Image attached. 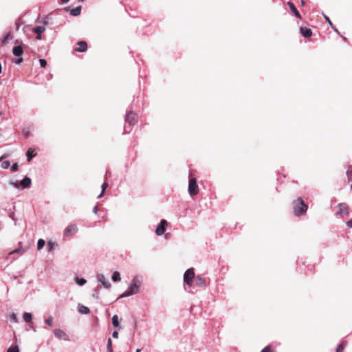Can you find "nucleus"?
Listing matches in <instances>:
<instances>
[{"instance_id": "40", "label": "nucleus", "mask_w": 352, "mask_h": 352, "mask_svg": "<svg viewBox=\"0 0 352 352\" xmlns=\"http://www.w3.org/2000/svg\"><path fill=\"white\" fill-rule=\"evenodd\" d=\"M112 337L113 338H118V332L116 331H114L112 333Z\"/></svg>"}, {"instance_id": "33", "label": "nucleus", "mask_w": 352, "mask_h": 352, "mask_svg": "<svg viewBox=\"0 0 352 352\" xmlns=\"http://www.w3.org/2000/svg\"><path fill=\"white\" fill-rule=\"evenodd\" d=\"M10 33H8L6 35H5L3 37L2 41H1L2 44H6L7 41H8V39L10 38Z\"/></svg>"}, {"instance_id": "46", "label": "nucleus", "mask_w": 352, "mask_h": 352, "mask_svg": "<svg viewBox=\"0 0 352 352\" xmlns=\"http://www.w3.org/2000/svg\"><path fill=\"white\" fill-rule=\"evenodd\" d=\"M95 291L96 292V294H94V297L96 298H98V289H96Z\"/></svg>"}, {"instance_id": "57", "label": "nucleus", "mask_w": 352, "mask_h": 352, "mask_svg": "<svg viewBox=\"0 0 352 352\" xmlns=\"http://www.w3.org/2000/svg\"><path fill=\"white\" fill-rule=\"evenodd\" d=\"M140 351H141V349H138L136 350L135 352H140Z\"/></svg>"}, {"instance_id": "22", "label": "nucleus", "mask_w": 352, "mask_h": 352, "mask_svg": "<svg viewBox=\"0 0 352 352\" xmlns=\"http://www.w3.org/2000/svg\"><path fill=\"white\" fill-rule=\"evenodd\" d=\"M120 279L121 278H120V273L118 271H115L113 273V275H112V280H113V281L118 282V281H120Z\"/></svg>"}, {"instance_id": "39", "label": "nucleus", "mask_w": 352, "mask_h": 352, "mask_svg": "<svg viewBox=\"0 0 352 352\" xmlns=\"http://www.w3.org/2000/svg\"><path fill=\"white\" fill-rule=\"evenodd\" d=\"M108 184L107 182H104L102 184V190H103V192H104L105 189L108 187Z\"/></svg>"}, {"instance_id": "7", "label": "nucleus", "mask_w": 352, "mask_h": 352, "mask_svg": "<svg viewBox=\"0 0 352 352\" xmlns=\"http://www.w3.org/2000/svg\"><path fill=\"white\" fill-rule=\"evenodd\" d=\"M78 232V228L76 224L69 225L63 232V236L67 237L68 236L73 235Z\"/></svg>"}, {"instance_id": "14", "label": "nucleus", "mask_w": 352, "mask_h": 352, "mask_svg": "<svg viewBox=\"0 0 352 352\" xmlns=\"http://www.w3.org/2000/svg\"><path fill=\"white\" fill-rule=\"evenodd\" d=\"M12 53L15 56L19 57L23 54V49L21 45L14 46L12 49Z\"/></svg>"}, {"instance_id": "13", "label": "nucleus", "mask_w": 352, "mask_h": 352, "mask_svg": "<svg viewBox=\"0 0 352 352\" xmlns=\"http://www.w3.org/2000/svg\"><path fill=\"white\" fill-rule=\"evenodd\" d=\"M287 5L289 6L291 11L294 13V14L297 18L301 19V15L300 14L299 12L296 9L295 5L292 2H291V1L287 2Z\"/></svg>"}, {"instance_id": "45", "label": "nucleus", "mask_w": 352, "mask_h": 352, "mask_svg": "<svg viewBox=\"0 0 352 352\" xmlns=\"http://www.w3.org/2000/svg\"><path fill=\"white\" fill-rule=\"evenodd\" d=\"M21 252V249H16L14 250H13L11 254H14V253H19Z\"/></svg>"}, {"instance_id": "32", "label": "nucleus", "mask_w": 352, "mask_h": 352, "mask_svg": "<svg viewBox=\"0 0 352 352\" xmlns=\"http://www.w3.org/2000/svg\"><path fill=\"white\" fill-rule=\"evenodd\" d=\"M324 19H326V21H327V23H329V25H330L333 28V30H335L338 34H340V33H339V32H338V30L333 28V23H332L331 21L330 20V19H329L327 16H326V15H324Z\"/></svg>"}, {"instance_id": "51", "label": "nucleus", "mask_w": 352, "mask_h": 352, "mask_svg": "<svg viewBox=\"0 0 352 352\" xmlns=\"http://www.w3.org/2000/svg\"><path fill=\"white\" fill-rule=\"evenodd\" d=\"M107 352H113V349H108Z\"/></svg>"}, {"instance_id": "35", "label": "nucleus", "mask_w": 352, "mask_h": 352, "mask_svg": "<svg viewBox=\"0 0 352 352\" xmlns=\"http://www.w3.org/2000/svg\"><path fill=\"white\" fill-rule=\"evenodd\" d=\"M40 65L41 67L44 68L47 65V62L44 59H39Z\"/></svg>"}, {"instance_id": "25", "label": "nucleus", "mask_w": 352, "mask_h": 352, "mask_svg": "<svg viewBox=\"0 0 352 352\" xmlns=\"http://www.w3.org/2000/svg\"><path fill=\"white\" fill-rule=\"evenodd\" d=\"M75 281L77 284L81 286L84 285L87 283V280L85 278L78 277L75 278Z\"/></svg>"}, {"instance_id": "59", "label": "nucleus", "mask_w": 352, "mask_h": 352, "mask_svg": "<svg viewBox=\"0 0 352 352\" xmlns=\"http://www.w3.org/2000/svg\"><path fill=\"white\" fill-rule=\"evenodd\" d=\"M3 159V157H0V162Z\"/></svg>"}, {"instance_id": "3", "label": "nucleus", "mask_w": 352, "mask_h": 352, "mask_svg": "<svg viewBox=\"0 0 352 352\" xmlns=\"http://www.w3.org/2000/svg\"><path fill=\"white\" fill-rule=\"evenodd\" d=\"M188 192L190 196L196 195L199 193V187L195 177H190L188 183Z\"/></svg>"}, {"instance_id": "31", "label": "nucleus", "mask_w": 352, "mask_h": 352, "mask_svg": "<svg viewBox=\"0 0 352 352\" xmlns=\"http://www.w3.org/2000/svg\"><path fill=\"white\" fill-rule=\"evenodd\" d=\"M7 352H19V349L18 347V346H11L10 347L8 350H7Z\"/></svg>"}, {"instance_id": "16", "label": "nucleus", "mask_w": 352, "mask_h": 352, "mask_svg": "<svg viewBox=\"0 0 352 352\" xmlns=\"http://www.w3.org/2000/svg\"><path fill=\"white\" fill-rule=\"evenodd\" d=\"M78 311L82 314H88L90 312L89 307L80 304L78 306Z\"/></svg>"}, {"instance_id": "49", "label": "nucleus", "mask_w": 352, "mask_h": 352, "mask_svg": "<svg viewBox=\"0 0 352 352\" xmlns=\"http://www.w3.org/2000/svg\"><path fill=\"white\" fill-rule=\"evenodd\" d=\"M104 192L103 190L101 191L100 194L98 196V199H100L103 196Z\"/></svg>"}, {"instance_id": "36", "label": "nucleus", "mask_w": 352, "mask_h": 352, "mask_svg": "<svg viewBox=\"0 0 352 352\" xmlns=\"http://www.w3.org/2000/svg\"><path fill=\"white\" fill-rule=\"evenodd\" d=\"M18 168H19V166H18V164L17 163H14L12 166H11V171L12 172H15L18 170Z\"/></svg>"}, {"instance_id": "9", "label": "nucleus", "mask_w": 352, "mask_h": 352, "mask_svg": "<svg viewBox=\"0 0 352 352\" xmlns=\"http://www.w3.org/2000/svg\"><path fill=\"white\" fill-rule=\"evenodd\" d=\"M166 227L167 221L164 219H162L155 230V234L157 236L162 235L165 232Z\"/></svg>"}, {"instance_id": "60", "label": "nucleus", "mask_w": 352, "mask_h": 352, "mask_svg": "<svg viewBox=\"0 0 352 352\" xmlns=\"http://www.w3.org/2000/svg\"><path fill=\"white\" fill-rule=\"evenodd\" d=\"M351 189L352 190V184H351Z\"/></svg>"}, {"instance_id": "28", "label": "nucleus", "mask_w": 352, "mask_h": 352, "mask_svg": "<svg viewBox=\"0 0 352 352\" xmlns=\"http://www.w3.org/2000/svg\"><path fill=\"white\" fill-rule=\"evenodd\" d=\"M10 162L8 160H5V161L2 162L1 164V166L3 169H7L10 167Z\"/></svg>"}, {"instance_id": "50", "label": "nucleus", "mask_w": 352, "mask_h": 352, "mask_svg": "<svg viewBox=\"0 0 352 352\" xmlns=\"http://www.w3.org/2000/svg\"><path fill=\"white\" fill-rule=\"evenodd\" d=\"M69 0H61L63 3H67Z\"/></svg>"}, {"instance_id": "54", "label": "nucleus", "mask_w": 352, "mask_h": 352, "mask_svg": "<svg viewBox=\"0 0 352 352\" xmlns=\"http://www.w3.org/2000/svg\"><path fill=\"white\" fill-rule=\"evenodd\" d=\"M342 38H343L344 41H346L347 40V38L346 37L343 36H342Z\"/></svg>"}, {"instance_id": "23", "label": "nucleus", "mask_w": 352, "mask_h": 352, "mask_svg": "<svg viewBox=\"0 0 352 352\" xmlns=\"http://www.w3.org/2000/svg\"><path fill=\"white\" fill-rule=\"evenodd\" d=\"M45 245V241L44 239H38V242H37V250H41L44 247Z\"/></svg>"}, {"instance_id": "44", "label": "nucleus", "mask_w": 352, "mask_h": 352, "mask_svg": "<svg viewBox=\"0 0 352 352\" xmlns=\"http://www.w3.org/2000/svg\"><path fill=\"white\" fill-rule=\"evenodd\" d=\"M98 211V206H94L93 208L94 213L97 214Z\"/></svg>"}, {"instance_id": "8", "label": "nucleus", "mask_w": 352, "mask_h": 352, "mask_svg": "<svg viewBox=\"0 0 352 352\" xmlns=\"http://www.w3.org/2000/svg\"><path fill=\"white\" fill-rule=\"evenodd\" d=\"M54 334L58 340H63L65 341H69V336L62 329H55L54 330Z\"/></svg>"}, {"instance_id": "43", "label": "nucleus", "mask_w": 352, "mask_h": 352, "mask_svg": "<svg viewBox=\"0 0 352 352\" xmlns=\"http://www.w3.org/2000/svg\"><path fill=\"white\" fill-rule=\"evenodd\" d=\"M9 217L11 218L13 221H15V219H14V212H11L10 214H9Z\"/></svg>"}, {"instance_id": "19", "label": "nucleus", "mask_w": 352, "mask_h": 352, "mask_svg": "<svg viewBox=\"0 0 352 352\" xmlns=\"http://www.w3.org/2000/svg\"><path fill=\"white\" fill-rule=\"evenodd\" d=\"M81 12V6H77L74 8H72L70 10V14L74 16H77L80 14Z\"/></svg>"}, {"instance_id": "29", "label": "nucleus", "mask_w": 352, "mask_h": 352, "mask_svg": "<svg viewBox=\"0 0 352 352\" xmlns=\"http://www.w3.org/2000/svg\"><path fill=\"white\" fill-rule=\"evenodd\" d=\"M53 321H54V318H53V317L50 316V317H48L47 318H46V319L45 320V323L47 325H48V326H50V327H52V326L53 325Z\"/></svg>"}, {"instance_id": "27", "label": "nucleus", "mask_w": 352, "mask_h": 352, "mask_svg": "<svg viewBox=\"0 0 352 352\" xmlns=\"http://www.w3.org/2000/svg\"><path fill=\"white\" fill-rule=\"evenodd\" d=\"M112 324L113 327H118L119 326L118 317L117 315H114L112 318Z\"/></svg>"}, {"instance_id": "53", "label": "nucleus", "mask_w": 352, "mask_h": 352, "mask_svg": "<svg viewBox=\"0 0 352 352\" xmlns=\"http://www.w3.org/2000/svg\"><path fill=\"white\" fill-rule=\"evenodd\" d=\"M2 72V66H1V63H0V73H1Z\"/></svg>"}, {"instance_id": "26", "label": "nucleus", "mask_w": 352, "mask_h": 352, "mask_svg": "<svg viewBox=\"0 0 352 352\" xmlns=\"http://www.w3.org/2000/svg\"><path fill=\"white\" fill-rule=\"evenodd\" d=\"M346 175L348 178V181L350 182L352 180V166H349L346 170Z\"/></svg>"}, {"instance_id": "56", "label": "nucleus", "mask_w": 352, "mask_h": 352, "mask_svg": "<svg viewBox=\"0 0 352 352\" xmlns=\"http://www.w3.org/2000/svg\"><path fill=\"white\" fill-rule=\"evenodd\" d=\"M109 174L110 173L107 171V173H106V177L109 176Z\"/></svg>"}, {"instance_id": "47", "label": "nucleus", "mask_w": 352, "mask_h": 352, "mask_svg": "<svg viewBox=\"0 0 352 352\" xmlns=\"http://www.w3.org/2000/svg\"><path fill=\"white\" fill-rule=\"evenodd\" d=\"M36 38L37 40H41V39H42L41 34H36Z\"/></svg>"}, {"instance_id": "58", "label": "nucleus", "mask_w": 352, "mask_h": 352, "mask_svg": "<svg viewBox=\"0 0 352 352\" xmlns=\"http://www.w3.org/2000/svg\"><path fill=\"white\" fill-rule=\"evenodd\" d=\"M16 28L19 29V25H16Z\"/></svg>"}, {"instance_id": "18", "label": "nucleus", "mask_w": 352, "mask_h": 352, "mask_svg": "<svg viewBox=\"0 0 352 352\" xmlns=\"http://www.w3.org/2000/svg\"><path fill=\"white\" fill-rule=\"evenodd\" d=\"M36 155L35 150L33 148H29L26 153L27 160L30 162L32 158Z\"/></svg>"}, {"instance_id": "6", "label": "nucleus", "mask_w": 352, "mask_h": 352, "mask_svg": "<svg viewBox=\"0 0 352 352\" xmlns=\"http://www.w3.org/2000/svg\"><path fill=\"white\" fill-rule=\"evenodd\" d=\"M339 210L336 212L338 216H347L349 214V207L346 203H340L338 206Z\"/></svg>"}, {"instance_id": "17", "label": "nucleus", "mask_w": 352, "mask_h": 352, "mask_svg": "<svg viewBox=\"0 0 352 352\" xmlns=\"http://www.w3.org/2000/svg\"><path fill=\"white\" fill-rule=\"evenodd\" d=\"M195 284L199 287H205L206 285V280L201 276H197L195 279Z\"/></svg>"}, {"instance_id": "1", "label": "nucleus", "mask_w": 352, "mask_h": 352, "mask_svg": "<svg viewBox=\"0 0 352 352\" xmlns=\"http://www.w3.org/2000/svg\"><path fill=\"white\" fill-rule=\"evenodd\" d=\"M140 285V281L137 278H133L126 290L120 296L119 298H126L138 294Z\"/></svg>"}, {"instance_id": "55", "label": "nucleus", "mask_w": 352, "mask_h": 352, "mask_svg": "<svg viewBox=\"0 0 352 352\" xmlns=\"http://www.w3.org/2000/svg\"><path fill=\"white\" fill-rule=\"evenodd\" d=\"M109 174L110 173L107 171V173H106V177L109 176Z\"/></svg>"}, {"instance_id": "21", "label": "nucleus", "mask_w": 352, "mask_h": 352, "mask_svg": "<svg viewBox=\"0 0 352 352\" xmlns=\"http://www.w3.org/2000/svg\"><path fill=\"white\" fill-rule=\"evenodd\" d=\"M23 320L26 322H30L32 320V315L29 312H25L23 315Z\"/></svg>"}, {"instance_id": "38", "label": "nucleus", "mask_w": 352, "mask_h": 352, "mask_svg": "<svg viewBox=\"0 0 352 352\" xmlns=\"http://www.w3.org/2000/svg\"><path fill=\"white\" fill-rule=\"evenodd\" d=\"M107 348V349H113L112 348V341H111V338L108 339Z\"/></svg>"}, {"instance_id": "41", "label": "nucleus", "mask_w": 352, "mask_h": 352, "mask_svg": "<svg viewBox=\"0 0 352 352\" xmlns=\"http://www.w3.org/2000/svg\"><path fill=\"white\" fill-rule=\"evenodd\" d=\"M346 225L349 228H352V219L348 221H346Z\"/></svg>"}, {"instance_id": "42", "label": "nucleus", "mask_w": 352, "mask_h": 352, "mask_svg": "<svg viewBox=\"0 0 352 352\" xmlns=\"http://www.w3.org/2000/svg\"><path fill=\"white\" fill-rule=\"evenodd\" d=\"M23 62V58H19L16 61H15V63L19 65L20 63H21Z\"/></svg>"}, {"instance_id": "34", "label": "nucleus", "mask_w": 352, "mask_h": 352, "mask_svg": "<svg viewBox=\"0 0 352 352\" xmlns=\"http://www.w3.org/2000/svg\"><path fill=\"white\" fill-rule=\"evenodd\" d=\"M261 352H274L270 346H267Z\"/></svg>"}, {"instance_id": "24", "label": "nucleus", "mask_w": 352, "mask_h": 352, "mask_svg": "<svg viewBox=\"0 0 352 352\" xmlns=\"http://www.w3.org/2000/svg\"><path fill=\"white\" fill-rule=\"evenodd\" d=\"M55 245H56V243L54 242H53L52 241H47V250L49 252H51L52 250H54Z\"/></svg>"}, {"instance_id": "4", "label": "nucleus", "mask_w": 352, "mask_h": 352, "mask_svg": "<svg viewBox=\"0 0 352 352\" xmlns=\"http://www.w3.org/2000/svg\"><path fill=\"white\" fill-rule=\"evenodd\" d=\"M125 122L130 126H134L138 122V115L133 111H128L125 116Z\"/></svg>"}, {"instance_id": "52", "label": "nucleus", "mask_w": 352, "mask_h": 352, "mask_svg": "<svg viewBox=\"0 0 352 352\" xmlns=\"http://www.w3.org/2000/svg\"><path fill=\"white\" fill-rule=\"evenodd\" d=\"M301 3H302V6H304L305 4V1L304 0H301Z\"/></svg>"}, {"instance_id": "11", "label": "nucleus", "mask_w": 352, "mask_h": 352, "mask_svg": "<svg viewBox=\"0 0 352 352\" xmlns=\"http://www.w3.org/2000/svg\"><path fill=\"white\" fill-rule=\"evenodd\" d=\"M77 44L78 45V47L76 48L75 51L78 52H84L87 51V43L85 41H81L78 42Z\"/></svg>"}, {"instance_id": "5", "label": "nucleus", "mask_w": 352, "mask_h": 352, "mask_svg": "<svg viewBox=\"0 0 352 352\" xmlns=\"http://www.w3.org/2000/svg\"><path fill=\"white\" fill-rule=\"evenodd\" d=\"M195 277V272L192 268L188 269L184 274V281L188 285H191Z\"/></svg>"}, {"instance_id": "37", "label": "nucleus", "mask_w": 352, "mask_h": 352, "mask_svg": "<svg viewBox=\"0 0 352 352\" xmlns=\"http://www.w3.org/2000/svg\"><path fill=\"white\" fill-rule=\"evenodd\" d=\"M344 346L342 344H340L337 348H336V352H342V351L344 350Z\"/></svg>"}, {"instance_id": "48", "label": "nucleus", "mask_w": 352, "mask_h": 352, "mask_svg": "<svg viewBox=\"0 0 352 352\" xmlns=\"http://www.w3.org/2000/svg\"><path fill=\"white\" fill-rule=\"evenodd\" d=\"M11 184H12L14 187H16V188H18V187H19V185H18V184H17L16 182H11Z\"/></svg>"}, {"instance_id": "12", "label": "nucleus", "mask_w": 352, "mask_h": 352, "mask_svg": "<svg viewBox=\"0 0 352 352\" xmlns=\"http://www.w3.org/2000/svg\"><path fill=\"white\" fill-rule=\"evenodd\" d=\"M300 33L305 38H309L312 35L311 30L306 27L300 28Z\"/></svg>"}, {"instance_id": "15", "label": "nucleus", "mask_w": 352, "mask_h": 352, "mask_svg": "<svg viewBox=\"0 0 352 352\" xmlns=\"http://www.w3.org/2000/svg\"><path fill=\"white\" fill-rule=\"evenodd\" d=\"M31 182V179L26 176L21 181L20 184L23 188H27L30 186Z\"/></svg>"}, {"instance_id": "20", "label": "nucleus", "mask_w": 352, "mask_h": 352, "mask_svg": "<svg viewBox=\"0 0 352 352\" xmlns=\"http://www.w3.org/2000/svg\"><path fill=\"white\" fill-rule=\"evenodd\" d=\"M45 31V28L43 25H38L33 29V32L36 34H42Z\"/></svg>"}, {"instance_id": "10", "label": "nucleus", "mask_w": 352, "mask_h": 352, "mask_svg": "<svg viewBox=\"0 0 352 352\" xmlns=\"http://www.w3.org/2000/svg\"><path fill=\"white\" fill-rule=\"evenodd\" d=\"M97 280L100 283L103 287L106 289H109L111 287V283L106 279L105 276L102 274H98L97 275Z\"/></svg>"}, {"instance_id": "30", "label": "nucleus", "mask_w": 352, "mask_h": 352, "mask_svg": "<svg viewBox=\"0 0 352 352\" xmlns=\"http://www.w3.org/2000/svg\"><path fill=\"white\" fill-rule=\"evenodd\" d=\"M10 319L13 321L15 323H17L19 322V320H18V318H17V316L16 314L14 313H12L10 315Z\"/></svg>"}, {"instance_id": "2", "label": "nucleus", "mask_w": 352, "mask_h": 352, "mask_svg": "<svg viewBox=\"0 0 352 352\" xmlns=\"http://www.w3.org/2000/svg\"><path fill=\"white\" fill-rule=\"evenodd\" d=\"M294 213L296 216H300L305 213L308 208V206L303 201V200L298 197L292 203Z\"/></svg>"}]
</instances>
